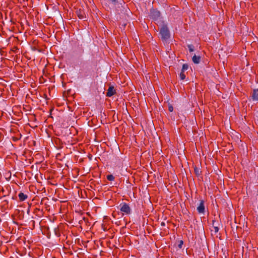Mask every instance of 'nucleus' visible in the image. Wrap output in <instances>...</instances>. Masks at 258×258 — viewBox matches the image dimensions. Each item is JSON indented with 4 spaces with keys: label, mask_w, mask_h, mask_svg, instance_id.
<instances>
[{
    "label": "nucleus",
    "mask_w": 258,
    "mask_h": 258,
    "mask_svg": "<svg viewBox=\"0 0 258 258\" xmlns=\"http://www.w3.org/2000/svg\"><path fill=\"white\" fill-rule=\"evenodd\" d=\"M160 34L163 41L166 42L170 38V33L166 25H163L160 30Z\"/></svg>",
    "instance_id": "obj_1"
},
{
    "label": "nucleus",
    "mask_w": 258,
    "mask_h": 258,
    "mask_svg": "<svg viewBox=\"0 0 258 258\" xmlns=\"http://www.w3.org/2000/svg\"><path fill=\"white\" fill-rule=\"evenodd\" d=\"M120 210L126 215L131 213V209L130 206L126 203H122L120 205Z\"/></svg>",
    "instance_id": "obj_2"
},
{
    "label": "nucleus",
    "mask_w": 258,
    "mask_h": 258,
    "mask_svg": "<svg viewBox=\"0 0 258 258\" xmlns=\"http://www.w3.org/2000/svg\"><path fill=\"white\" fill-rule=\"evenodd\" d=\"M150 17L155 20H157L160 17V13L156 10H151L150 13Z\"/></svg>",
    "instance_id": "obj_3"
},
{
    "label": "nucleus",
    "mask_w": 258,
    "mask_h": 258,
    "mask_svg": "<svg viewBox=\"0 0 258 258\" xmlns=\"http://www.w3.org/2000/svg\"><path fill=\"white\" fill-rule=\"evenodd\" d=\"M197 211L200 214H204L205 212V208L204 205V201L201 200L199 205L197 207Z\"/></svg>",
    "instance_id": "obj_4"
},
{
    "label": "nucleus",
    "mask_w": 258,
    "mask_h": 258,
    "mask_svg": "<svg viewBox=\"0 0 258 258\" xmlns=\"http://www.w3.org/2000/svg\"><path fill=\"white\" fill-rule=\"evenodd\" d=\"M115 93V90L113 86H110L107 90L106 96L107 97H111Z\"/></svg>",
    "instance_id": "obj_5"
},
{
    "label": "nucleus",
    "mask_w": 258,
    "mask_h": 258,
    "mask_svg": "<svg viewBox=\"0 0 258 258\" xmlns=\"http://www.w3.org/2000/svg\"><path fill=\"white\" fill-rule=\"evenodd\" d=\"M251 98L254 101H258V89L253 90Z\"/></svg>",
    "instance_id": "obj_6"
},
{
    "label": "nucleus",
    "mask_w": 258,
    "mask_h": 258,
    "mask_svg": "<svg viewBox=\"0 0 258 258\" xmlns=\"http://www.w3.org/2000/svg\"><path fill=\"white\" fill-rule=\"evenodd\" d=\"M201 59V56H197L195 54L192 58V60L195 63L198 64L200 63Z\"/></svg>",
    "instance_id": "obj_7"
},
{
    "label": "nucleus",
    "mask_w": 258,
    "mask_h": 258,
    "mask_svg": "<svg viewBox=\"0 0 258 258\" xmlns=\"http://www.w3.org/2000/svg\"><path fill=\"white\" fill-rule=\"evenodd\" d=\"M20 201H24L28 198V196L23 192H20L18 195Z\"/></svg>",
    "instance_id": "obj_8"
},
{
    "label": "nucleus",
    "mask_w": 258,
    "mask_h": 258,
    "mask_svg": "<svg viewBox=\"0 0 258 258\" xmlns=\"http://www.w3.org/2000/svg\"><path fill=\"white\" fill-rule=\"evenodd\" d=\"M77 14L78 16V17L81 19H84V12L81 10H79L78 11H77Z\"/></svg>",
    "instance_id": "obj_9"
},
{
    "label": "nucleus",
    "mask_w": 258,
    "mask_h": 258,
    "mask_svg": "<svg viewBox=\"0 0 258 258\" xmlns=\"http://www.w3.org/2000/svg\"><path fill=\"white\" fill-rule=\"evenodd\" d=\"M194 170H195V173L197 176H199L201 174V171L200 170V169L196 167V168H195Z\"/></svg>",
    "instance_id": "obj_10"
},
{
    "label": "nucleus",
    "mask_w": 258,
    "mask_h": 258,
    "mask_svg": "<svg viewBox=\"0 0 258 258\" xmlns=\"http://www.w3.org/2000/svg\"><path fill=\"white\" fill-rule=\"evenodd\" d=\"M188 66L187 64H186V63L183 64L182 66L181 72H184L185 71L187 70L188 69Z\"/></svg>",
    "instance_id": "obj_11"
},
{
    "label": "nucleus",
    "mask_w": 258,
    "mask_h": 258,
    "mask_svg": "<svg viewBox=\"0 0 258 258\" xmlns=\"http://www.w3.org/2000/svg\"><path fill=\"white\" fill-rule=\"evenodd\" d=\"M107 179L109 181H113L114 179V177L112 175H108L107 176Z\"/></svg>",
    "instance_id": "obj_12"
},
{
    "label": "nucleus",
    "mask_w": 258,
    "mask_h": 258,
    "mask_svg": "<svg viewBox=\"0 0 258 258\" xmlns=\"http://www.w3.org/2000/svg\"><path fill=\"white\" fill-rule=\"evenodd\" d=\"M179 76H180V78L181 80H183L185 78V75L184 74L183 72H181Z\"/></svg>",
    "instance_id": "obj_13"
},
{
    "label": "nucleus",
    "mask_w": 258,
    "mask_h": 258,
    "mask_svg": "<svg viewBox=\"0 0 258 258\" xmlns=\"http://www.w3.org/2000/svg\"><path fill=\"white\" fill-rule=\"evenodd\" d=\"M189 51L190 52H192L194 50V46L192 45H188L187 46Z\"/></svg>",
    "instance_id": "obj_14"
},
{
    "label": "nucleus",
    "mask_w": 258,
    "mask_h": 258,
    "mask_svg": "<svg viewBox=\"0 0 258 258\" xmlns=\"http://www.w3.org/2000/svg\"><path fill=\"white\" fill-rule=\"evenodd\" d=\"M168 110L170 112H172L173 110V107L171 105L169 104Z\"/></svg>",
    "instance_id": "obj_15"
},
{
    "label": "nucleus",
    "mask_w": 258,
    "mask_h": 258,
    "mask_svg": "<svg viewBox=\"0 0 258 258\" xmlns=\"http://www.w3.org/2000/svg\"><path fill=\"white\" fill-rule=\"evenodd\" d=\"M213 229H214V231H215V233L218 232V231H219V228H218V227H217V226H213Z\"/></svg>",
    "instance_id": "obj_16"
},
{
    "label": "nucleus",
    "mask_w": 258,
    "mask_h": 258,
    "mask_svg": "<svg viewBox=\"0 0 258 258\" xmlns=\"http://www.w3.org/2000/svg\"><path fill=\"white\" fill-rule=\"evenodd\" d=\"M182 245H183V241H182V240H181V241H180V243H179V245H178V247H179L180 248H181L182 247Z\"/></svg>",
    "instance_id": "obj_17"
}]
</instances>
